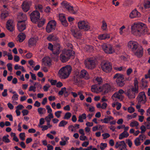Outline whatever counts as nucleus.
I'll list each match as a JSON object with an SVG mask.
<instances>
[{
    "mask_svg": "<svg viewBox=\"0 0 150 150\" xmlns=\"http://www.w3.org/2000/svg\"><path fill=\"white\" fill-rule=\"evenodd\" d=\"M148 31L146 25L141 22H135L131 25V32L136 36H140L145 34Z\"/></svg>",
    "mask_w": 150,
    "mask_h": 150,
    "instance_id": "obj_1",
    "label": "nucleus"
},
{
    "mask_svg": "<svg viewBox=\"0 0 150 150\" xmlns=\"http://www.w3.org/2000/svg\"><path fill=\"white\" fill-rule=\"evenodd\" d=\"M71 71V67L69 65H67L60 69L58 73V76L61 79H66L69 77Z\"/></svg>",
    "mask_w": 150,
    "mask_h": 150,
    "instance_id": "obj_2",
    "label": "nucleus"
},
{
    "mask_svg": "<svg viewBox=\"0 0 150 150\" xmlns=\"http://www.w3.org/2000/svg\"><path fill=\"white\" fill-rule=\"evenodd\" d=\"M73 53L74 51L70 50H64L60 55V59L63 62H66L69 60Z\"/></svg>",
    "mask_w": 150,
    "mask_h": 150,
    "instance_id": "obj_3",
    "label": "nucleus"
},
{
    "mask_svg": "<svg viewBox=\"0 0 150 150\" xmlns=\"http://www.w3.org/2000/svg\"><path fill=\"white\" fill-rule=\"evenodd\" d=\"M113 79L115 81L117 85L120 87H122L124 86L125 83L123 81L124 79V75L119 73L115 74Z\"/></svg>",
    "mask_w": 150,
    "mask_h": 150,
    "instance_id": "obj_4",
    "label": "nucleus"
},
{
    "mask_svg": "<svg viewBox=\"0 0 150 150\" xmlns=\"http://www.w3.org/2000/svg\"><path fill=\"white\" fill-rule=\"evenodd\" d=\"M61 4L62 7L65 8L71 13L75 14L77 11V8H74L69 3L66 1H63Z\"/></svg>",
    "mask_w": 150,
    "mask_h": 150,
    "instance_id": "obj_5",
    "label": "nucleus"
},
{
    "mask_svg": "<svg viewBox=\"0 0 150 150\" xmlns=\"http://www.w3.org/2000/svg\"><path fill=\"white\" fill-rule=\"evenodd\" d=\"M79 28L85 31H88L90 29V26L89 23L86 21H80L78 23Z\"/></svg>",
    "mask_w": 150,
    "mask_h": 150,
    "instance_id": "obj_6",
    "label": "nucleus"
},
{
    "mask_svg": "<svg viewBox=\"0 0 150 150\" xmlns=\"http://www.w3.org/2000/svg\"><path fill=\"white\" fill-rule=\"evenodd\" d=\"M101 47L103 51L106 54H112L115 52L114 49L110 44H104L101 46Z\"/></svg>",
    "mask_w": 150,
    "mask_h": 150,
    "instance_id": "obj_7",
    "label": "nucleus"
},
{
    "mask_svg": "<svg viewBox=\"0 0 150 150\" xmlns=\"http://www.w3.org/2000/svg\"><path fill=\"white\" fill-rule=\"evenodd\" d=\"M56 22L54 20L50 21L47 23L46 27V31L48 33L54 31L55 29Z\"/></svg>",
    "mask_w": 150,
    "mask_h": 150,
    "instance_id": "obj_8",
    "label": "nucleus"
},
{
    "mask_svg": "<svg viewBox=\"0 0 150 150\" xmlns=\"http://www.w3.org/2000/svg\"><path fill=\"white\" fill-rule=\"evenodd\" d=\"M40 14L39 12L37 11H35L30 15L31 21L32 22L36 23L38 21L40 18Z\"/></svg>",
    "mask_w": 150,
    "mask_h": 150,
    "instance_id": "obj_9",
    "label": "nucleus"
},
{
    "mask_svg": "<svg viewBox=\"0 0 150 150\" xmlns=\"http://www.w3.org/2000/svg\"><path fill=\"white\" fill-rule=\"evenodd\" d=\"M138 102L144 104L146 102V98L145 93L144 92H140L137 97Z\"/></svg>",
    "mask_w": 150,
    "mask_h": 150,
    "instance_id": "obj_10",
    "label": "nucleus"
},
{
    "mask_svg": "<svg viewBox=\"0 0 150 150\" xmlns=\"http://www.w3.org/2000/svg\"><path fill=\"white\" fill-rule=\"evenodd\" d=\"M101 68L106 73L109 72L112 69V66L108 62H103L101 64Z\"/></svg>",
    "mask_w": 150,
    "mask_h": 150,
    "instance_id": "obj_11",
    "label": "nucleus"
},
{
    "mask_svg": "<svg viewBox=\"0 0 150 150\" xmlns=\"http://www.w3.org/2000/svg\"><path fill=\"white\" fill-rule=\"evenodd\" d=\"M127 46L133 52L136 50L139 47L137 42L132 40L128 42Z\"/></svg>",
    "mask_w": 150,
    "mask_h": 150,
    "instance_id": "obj_12",
    "label": "nucleus"
},
{
    "mask_svg": "<svg viewBox=\"0 0 150 150\" xmlns=\"http://www.w3.org/2000/svg\"><path fill=\"white\" fill-rule=\"evenodd\" d=\"M76 75L80 78H84L86 79H88L90 78L86 71L84 69L81 70L80 72L77 70Z\"/></svg>",
    "mask_w": 150,
    "mask_h": 150,
    "instance_id": "obj_13",
    "label": "nucleus"
},
{
    "mask_svg": "<svg viewBox=\"0 0 150 150\" xmlns=\"http://www.w3.org/2000/svg\"><path fill=\"white\" fill-rule=\"evenodd\" d=\"M102 93L105 94L111 91V86L109 83H105L102 86Z\"/></svg>",
    "mask_w": 150,
    "mask_h": 150,
    "instance_id": "obj_14",
    "label": "nucleus"
},
{
    "mask_svg": "<svg viewBox=\"0 0 150 150\" xmlns=\"http://www.w3.org/2000/svg\"><path fill=\"white\" fill-rule=\"evenodd\" d=\"M32 5V2L30 1H25L22 5V8L23 10L25 12H27L30 9Z\"/></svg>",
    "mask_w": 150,
    "mask_h": 150,
    "instance_id": "obj_15",
    "label": "nucleus"
},
{
    "mask_svg": "<svg viewBox=\"0 0 150 150\" xmlns=\"http://www.w3.org/2000/svg\"><path fill=\"white\" fill-rule=\"evenodd\" d=\"M124 93V91L122 89L119 90L118 92H115L112 96V98H117L120 100H122L124 98L123 94Z\"/></svg>",
    "mask_w": 150,
    "mask_h": 150,
    "instance_id": "obj_16",
    "label": "nucleus"
},
{
    "mask_svg": "<svg viewBox=\"0 0 150 150\" xmlns=\"http://www.w3.org/2000/svg\"><path fill=\"white\" fill-rule=\"evenodd\" d=\"M15 24L13 21L9 20L7 21L6 23V27L9 31L12 32L14 29Z\"/></svg>",
    "mask_w": 150,
    "mask_h": 150,
    "instance_id": "obj_17",
    "label": "nucleus"
},
{
    "mask_svg": "<svg viewBox=\"0 0 150 150\" xmlns=\"http://www.w3.org/2000/svg\"><path fill=\"white\" fill-rule=\"evenodd\" d=\"M38 40V38L37 36H34L30 38L28 42V46L30 47L35 46Z\"/></svg>",
    "mask_w": 150,
    "mask_h": 150,
    "instance_id": "obj_18",
    "label": "nucleus"
},
{
    "mask_svg": "<svg viewBox=\"0 0 150 150\" xmlns=\"http://www.w3.org/2000/svg\"><path fill=\"white\" fill-rule=\"evenodd\" d=\"M102 86H100L97 84L92 85L91 87V90L93 92L99 93L102 92Z\"/></svg>",
    "mask_w": 150,
    "mask_h": 150,
    "instance_id": "obj_19",
    "label": "nucleus"
},
{
    "mask_svg": "<svg viewBox=\"0 0 150 150\" xmlns=\"http://www.w3.org/2000/svg\"><path fill=\"white\" fill-rule=\"evenodd\" d=\"M141 16L140 13L136 9L132 10L130 13L129 15V17L131 18L140 17Z\"/></svg>",
    "mask_w": 150,
    "mask_h": 150,
    "instance_id": "obj_20",
    "label": "nucleus"
},
{
    "mask_svg": "<svg viewBox=\"0 0 150 150\" xmlns=\"http://www.w3.org/2000/svg\"><path fill=\"white\" fill-rule=\"evenodd\" d=\"M115 146L116 148H119L120 150L126 149V144L124 141L117 142L115 144Z\"/></svg>",
    "mask_w": 150,
    "mask_h": 150,
    "instance_id": "obj_21",
    "label": "nucleus"
},
{
    "mask_svg": "<svg viewBox=\"0 0 150 150\" xmlns=\"http://www.w3.org/2000/svg\"><path fill=\"white\" fill-rule=\"evenodd\" d=\"M86 67L90 69H93L95 66V61L93 59H90L85 63Z\"/></svg>",
    "mask_w": 150,
    "mask_h": 150,
    "instance_id": "obj_22",
    "label": "nucleus"
},
{
    "mask_svg": "<svg viewBox=\"0 0 150 150\" xmlns=\"http://www.w3.org/2000/svg\"><path fill=\"white\" fill-rule=\"evenodd\" d=\"M17 28L18 30L20 31H22L26 28L25 23L22 21H18L17 24Z\"/></svg>",
    "mask_w": 150,
    "mask_h": 150,
    "instance_id": "obj_23",
    "label": "nucleus"
},
{
    "mask_svg": "<svg viewBox=\"0 0 150 150\" xmlns=\"http://www.w3.org/2000/svg\"><path fill=\"white\" fill-rule=\"evenodd\" d=\"M59 19L61 21L62 25L65 26H67L68 23L64 15L62 13L59 14Z\"/></svg>",
    "mask_w": 150,
    "mask_h": 150,
    "instance_id": "obj_24",
    "label": "nucleus"
},
{
    "mask_svg": "<svg viewBox=\"0 0 150 150\" xmlns=\"http://www.w3.org/2000/svg\"><path fill=\"white\" fill-rule=\"evenodd\" d=\"M133 52L138 57H141L143 55V49L141 47H139L136 50Z\"/></svg>",
    "mask_w": 150,
    "mask_h": 150,
    "instance_id": "obj_25",
    "label": "nucleus"
},
{
    "mask_svg": "<svg viewBox=\"0 0 150 150\" xmlns=\"http://www.w3.org/2000/svg\"><path fill=\"white\" fill-rule=\"evenodd\" d=\"M135 93L134 92L132 91L131 89L128 90L125 93L129 99H133L134 98L136 97Z\"/></svg>",
    "mask_w": 150,
    "mask_h": 150,
    "instance_id": "obj_26",
    "label": "nucleus"
},
{
    "mask_svg": "<svg viewBox=\"0 0 150 150\" xmlns=\"http://www.w3.org/2000/svg\"><path fill=\"white\" fill-rule=\"evenodd\" d=\"M60 46L59 44L54 45L52 52V53L54 54H59L60 53Z\"/></svg>",
    "mask_w": 150,
    "mask_h": 150,
    "instance_id": "obj_27",
    "label": "nucleus"
},
{
    "mask_svg": "<svg viewBox=\"0 0 150 150\" xmlns=\"http://www.w3.org/2000/svg\"><path fill=\"white\" fill-rule=\"evenodd\" d=\"M138 81L136 79H135L134 80V87L131 88L132 91L134 92L137 93L138 92Z\"/></svg>",
    "mask_w": 150,
    "mask_h": 150,
    "instance_id": "obj_28",
    "label": "nucleus"
},
{
    "mask_svg": "<svg viewBox=\"0 0 150 150\" xmlns=\"http://www.w3.org/2000/svg\"><path fill=\"white\" fill-rule=\"evenodd\" d=\"M18 18L19 20V21H22L23 22H24L27 19V17L26 15L22 13H19L18 15Z\"/></svg>",
    "mask_w": 150,
    "mask_h": 150,
    "instance_id": "obj_29",
    "label": "nucleus"
},
{
    "mask_svg": "<svg viewBox=\"0 0 150 150\" xmlns=\"http://www.w3.org/2000/svg\"><path fill=\"white\" fill-rule=\"evenodd\" d=\"M129 135L127 132H123L119 135V139L120 140H122L124 138L127 137Z\"/></svg>",
    "mask_w": 150,
    "mask_h": 150,
    "instance_id": "obj_30",
    "label": "nucleus"
},
{
    "mask_svg": "<svg viewBox=\"0 0 150 150\" xmlns=\"http://www.w3.org/2000/svg\"><path fill=\"white\" fill-rule=\"evenodd\" d=\"M71 32L74 36L77 38H79L81 35V33L77 32L73 29L71 30Z\"/></svg>",
    "mask_w": 150,
    "mask_h": 150,
    "instance_id": "obj_31",
    "label": "nucleus"
},
{
    "mask_svg": "<svg viewBox=\"0 0 150 150\" xmlns=\"http://www.w3.org/2000/svg\"><path fill=\"white\" fill-rule=\"evenodd\" d=\"M42 60L43 62L45 65L49 66L51 64V60L50 57H45L42 59Z\"/></svg>",
    "mask_w": 150,
    "mask_h": 150,
    "instance_id": "obj_32",
    "label": "nucleus"
},
{
    "mask_svg": "<svg viewBox=\"0 0 150 150\" xmlns=\"http://www.w3.org/2000/svg\"><path fill=\"white\" fill-rule=\"evenodd\" d=\"M126 27L124 25H122L119 29V33L122 36H124L126 32Z\"/></svg>",
    "mask_w": 150,
    "mask_h": 150,
    "instance_id": "obj_33",
    "label": "nucleus"
},
{
    "mask_svg": "<svg viewBox=\"0 0 150 150\" xmlns=\"http://www.w3.org/2000/svg\"><path fill=\"white\" fill-rule=\"evenodd\" d=\"M18 40L20 42H22L25 39V36L23 33H20L18 36Z\"/></svg>",
    "mask_w": 150,
    "mask_h": 150,
    "instance_id": "obj_34",
    "label": "nucleus"
},
{
    "mask_svg": "<svg viewBox=\"0 0 150 150\" xmlns=\"http://www.w3.org/2000/svg\"><path fill=\"white\" fill-rule=\"evenodd\" d=\"M86 115L85 113H83L79 115V117L78 121L81 122H83V120L86 119Z\"/></svg>",
    "mask_w": 150,
    "mask_h": 150,
    "instance_id": "obj_35",
    "label": "nucleus"
},
{
    "mask_svg": "<svg viewBox=\"0 0 150 150\" xmlns=\"http://www.w3.org/2000/svg\"><path fill=\"white\" fill-rule=\"evenodd\" d=\"M110 38V35L107 34H104L100 35L98 36V38L100 40L105 39L107 38Z\"/></svg>",
    "mask_w": 150,
    "mask_h": 150,
    "instance_id": "obj_36",
    "label": "nucleus"
},
{
    "mask_svg": "<svg viewBox=\"0 0 150 150\" xmlns=\"http://www.w3.org/2000/svg\"><path fill=\"white\" fill-rule=\"evenodd\" d=\"M114 69L117 71H124L126 69V67L124 66H121L120 67H114Z\"/></svg>",
    "mask_w": 150,
    "mask_h": 150,
    "instance_id": "obj_37",
    "label": "nucleus"
},
{
    "mask_svg": "<svg viewBox=\"0 0 150 150\" xmlns=\"http://www.w3.org/2000/svg\"><path fill=\"white\" fill-rule=\"evenodd\" d=\"M45 20L44 18H41L40 19H39L38 21L36 23H38V26L39 27H40L44 25L45 24Z\"/></svg>",
    "mask_w": 150,
    "mask_h": 150,
    "instance_id": "obj_38",
    "label": "nucleus"
},
{
    "mask_svg": "<svg viewBox=\"0 0 150 150\" xmlns=\"http://www.w3.org/2000/svg\"><path fill=\"white\" fill-rule=\"evenodd\" d=\"M136 107L137 109L138 112H140L142 115H143L145 112V111L143 109L141 108V105L140 104H137Z\"/></svg>",
    "mask_w": 150,
    "mask_h": 150,
    "instance_id": "obj_39",
    "label": "nucleus"
},
{
    "mask_svg": "<svg viewBox=\"0 0 150 150\" xmlns=\"http://www.w3.org/2000/svg\"><path fill=\"white\" fill-rule=\"evenodd\" d=\"M14 69L16 70L18 69L21 70L23 72H26L25 70L24 69L23 66L19 65L18 64H16L15 65Z\"/></svg>",
    "mask_w": 150,
    "mask_h": 150,
    "instance_id": "obj_40",
    "label": "nucleus"
},
{
    "mask_svg": "<svg viewBox=\"0 0 150 150\" xmlns=\"http://www.w3.org/2000/svg\"><path fill=\"white\" fill-rule=\"evenodd\" d=\"M144 6L146 9L149 8H150V0H144Z\"/></svg>",
    "mask_w": 150,
    "mask_h": 150,
    "instance_id": "obj_41",
    "label": "nucleus"
},
{
    "mask_svg": "<svg viewBox=\"0 0 150 150\" xmlns=\"http://www.w3.org/2000/svg\"><path fill=\"white\" fill-rule=\"evenodd\" d=\"M9 135L8 134L4 136L2 138V140L3 142L5 143H9L10 142V140L9 139Z\"/></svg>",
    "mask_w": 150,
    "mask_h": 150,
    "instance_id": "obj_42",
    "label": "nucleus"
},
{
    "mask_svg": "<svg viewBox=\"0 0 150 150\" xmlns=\"http://www.w3.org/2000/svg\"><path fill=\"white\" fill-rule=\"evenodd\" d=\"M58 39L55 36L52 35H50L47 38V39L50 41H56Z\"/></svg>",
    "mask_w": 150,
    "mask_h": 150,
    "instance_id": "obj_43",
    "label": "nucleus"
},
{
    "mask_svg": "<svg viewBox=\"0 0 150 150\" xmlns=\"http://www.w3.org/2000/svg\"><path fill=\"white\" fill-rule=\"evenodd\" d=\"M94 81H96V83H97L98 84H101L103 82V80L101 77H97L95 78Z\"/></svg>",
    "mask_w": 150,
    "mask_h": 150,
    "instance_id": "obj_44",
    "label": "nucleus"
},
{
    "mask_svg": "<svg viewBox=\"0 0 150 150\" xmlns=\"http://www.w3.org/2000/svg\"><path fill=\"white\" fill-rule=\"evenodd\" d=\"M69 131L71 132H75L76 131L75 127L73 125H70L68 127Z\"/></svg>",
    "mask_w": 150,
    "mask_h": 150,
    "instance_id": "obj_45",
    "label": "nucleus"
},
{
    "mask_svg": "<svg viewBox=\"0 0 150 150\" xmlns=\"http://www.w3.org/2000/svg\"><path fill=\"white\" fill-rule=\"evenodd\" d=\"M139 125V122L136 121H132L130 124V126L131 127H137Z\"/></svg>",
    "mask_w": 150,
    "mask_h": 150,
    "instance_id": "obj_46",
    "label": "nucleus"
},
{
    "mask_svg": "<svg viewBox=\"0 0 150 150\" xmlns=\"http://www.w3.org/2000/svg\"><path fill=\"white\" fill-rule=\"evenodd\" d=\"M71 116V113L69 112L66 113L64 116L63 119L65 120L69 119Z\"/></svg>",
    "mask_w": 150,
    "mask_h": 150,
    "instance_id": "obj_47",
    "label": "nucleus"
},
{
    "mask_svg": "<svg viewBox=\"0 0 150 150\" xmlns=\"http://www.w3.org/2000/svg\"><path fill=\"white\" fill-rule=\"evenodd\" d=\"M38 111L39 114L42 115L45 113L46 110L45 108H40L38 109Z\"/></svg>",
    "mask_w": 150,
    "mask_h": 150,
    "instance_id": "obj_48",
    "label": "nucleus"
},
{
    "mask_svg": "<svg viewBox=\"0 0 150 150\" xmlns=\"http://www.w3.org/2000/svg\"><path fill=\"white\" fill-rule=\"evenodd\" d=\"M84 49L87 51L92 52L93 50V47L92 46L89 45L86 46Z\"/></svg>",
    "mask_w": 150,
    "mask_h": 150,
    "instance_id": "obj_49",
    "label": "nucleus"
},
{
    "mask_svg": "<svg viewBox=\"0 0 150 150\" xmlns=\"http://www.w3.org/2000/svg\"><path fill=\"white\" fill-rule=\"evenodd\" d=\"M13 95L12 97V99L13 100H16L18 99V95L17 93L16 92H13Z\"/></svg>",
    "mask_w": 150,
    "mask_h": 150,
    "instance_id": "obj_50",
    "label": "nucleus"
},
{
    "mask_svg": "<svg viewBox=\"0 0 150 150\" xmlns=\"http://www.w3.org/2000/svg\"><path fill=\"white\" fill-rule=\"evenodd\" d=\"M67 123V122L64 120H62L59 122L58 126L59 127H64Z\"/></svg>",
    "mask_w": 150,
    "mask_h": 150,
    "instance_id": "obj_51",
    "label": "nucleus"
},
{
    "mask_svg": "<svg viewBox=\"0 0 150 150\" xmlns=\"http://www.w3.org/2000/svg\"><path fill=\"white\" fill-rule=\"evenodd\" d=\"M8 16V13L7 12H4L2 13L1 14V19H5Z\"/></svg>",
    "mask_w": 150,
    "mask_h": 150,
    "instance_id": "obj_52",
    "label": "nucleus"
},
{
    "mask_svg": "<svg viewBox=\"0 0 150 150\" xmlns=\"http://www.w3.org/2000/svg\"><path fill=\"white\" fill-rule=\"evenodd\" d=\"M83 92L82 91H80L78 92V94L79 96V98L81 100H82L84 98V96L83 95Z\"/></svg>",
    "mask_w": 150,
    "mask_h": 150,
    "instance_id": "obj_53",
    "label": "nucleus"
},
{
    "mask_svg": "<svg viewBox=\"0 0 150 150\" xmlns=\"http://www.w3.org/2000/svg\"><path fill=\"white\" fill-rule=\"evenodd\" d=\"M140 140H141L138 137L136 138L135 139L134 142L136 146H138L141 144V142L140 141Z\"/></svg>",
    "mask_w": 150,
    "mask_h": 150,
    "instance_id": "obj_54",
    "label": "nucleus"
},
{
    "mask_svg": "<svg viewBox=\"0 0 150 150\" xmlns=\"http://www.w3.org/2000/svg\"><path fill=\"white\" fill-rule=\"evenodd\" d=\"M102 28L103 30H105L107 28V25L105 22L103 21H102Z\"/></svg>",
    "mask_w": 150,
    "mask_h": 150,
    "instance_id": "obj_55",
    "label": "nucleus"
},
{
    "mask_svg": "<svg viewBox=\"0 0 150 150\" xmlns=\"http://www.w3.org/2000/svg\"><path fill=\"white\" fill-rule=\"evenodd\" d=\"M62 113V111H58L55 112L54 114L56 117L57 118H59L60 117Z\"/></svg>",
    "mask_w": 150,
    "mask_h": 150,
    "instance_id": "obj_56",
    "label": "nucleus"
},
{
    "mask_svg": "<svg viewBox=\"0 0 150 150\" xmlns=\"http://www.w3.org/2000/svg\"><path fill=\"white\" fill-rule=\"evenodd\" d=\"M128 112L130 113H132L135 111V109L132 106H130L127 108Z\"/></svg>",
    "mask_w": 150,
    "mask_h": 150,
    "instance_id": "obj_57",
    "label": "nucleus"
},
{
    "mask_svg": "<svg viewBox=\"0 0 150 150\" xmlns=\"http://www.w3.org/2000/svg\"><path fill=\"white\" fill-rule=\"evenodd\" d=\"M107 144L106 143H101L100 145V149L101 150H104L107 147Z\"/></svg>",
    "mask_w": 150,
    "mask_h": 150,
    "instance_id": "obj_58",
    "label": "nucleus"
},
{
    "mask_svg": "<svg viewBox=\"0 0 150 150\" xmlns=\"http://www.w3.org/2000/svg\"><path fill=\"white\" fill-rule=\"evenodd\" d=\"M6 66L8 70L10 72H11L13 69L12 64L11 63H8L7 64Z\"/></svg>",
    "mask_w": 150,
    "mask_h": 150,
    "instance_id": "obj_59",
    "label": "nucleus"
},
{
    "mask_svg": "<svg viewBox=\"0 0 150 150\" xmlns=\"http://www.w3.org/2000/svg\"><path fill=\"white\" fill-rule=\"evenodd\" d=\"M133 72V69L131 68H129L127 69L126 71L127 75L129 76Z\"/></svg>",
    "mask_w": 150,
    "mask_h": 150,
    "instance_id": "obj_60",
    "label": "nucleus"
},
{
    "mask_svg": "<svg viewBox=\"0 0 150 150\" xmlns=\"http://www.w3.org/2000/svg\"><path fill=\"white\" fill-rule=\"evenodd\" d=\"M50 85L46 84L43 87V89L44 91H48L49 88L50 87Z\"/></svg>",
    "mask_w": 150,
    "mask_h": 150,
    "instance_id": "obj_61",
    "label": "nucleus"
},
{
    "mask_svg": "<svg viewBox=\"0 0 150 150\" xmlns=\"http://www.w3.org/2000/svg\"><path fill=\"white\" fill-rule=\"evenodd\" d=\"M44 118H42L40 119L39 123L38 125L39 127V126H42V125H43L45 122Z\"/></svg>",
    "mask_w": 150,
    "mask_h": 150,
    "instance_id": "obj_62",
    "label": "nucleus"
},
{
    "mask_svg": "<svg viewBox=\"0 0 150 150\" xmlns=\"http://www.w3.org/2000/svg\"><path fill=\"white\" fill-rule=\"evenodd\" d=\"M19 137L21 140H24L25 139V133L24 132L21 133L19 134Z\"/></svg>",
    "mask_w": 150,
    "mask_h": 150,
    "instance_id": "obj_63",
    "label": "nucleus"
},
{
    "mask_svg": "<svg viewBox=\"0 0 150 150\" xmlns=\"http://www.w3.org/2000/svg\"><path fill=\"white\" fill-rule=\"evenodd\" d=\"M66 90V88L65 87H64L61 89V90L59 92V95H62L64 93Z\"/></svg>",
    "mask_w": 150,
    "mask_h": 150,
    "instance_id": "obj_64",
    "label": "nucleus"
}]
</instances>
